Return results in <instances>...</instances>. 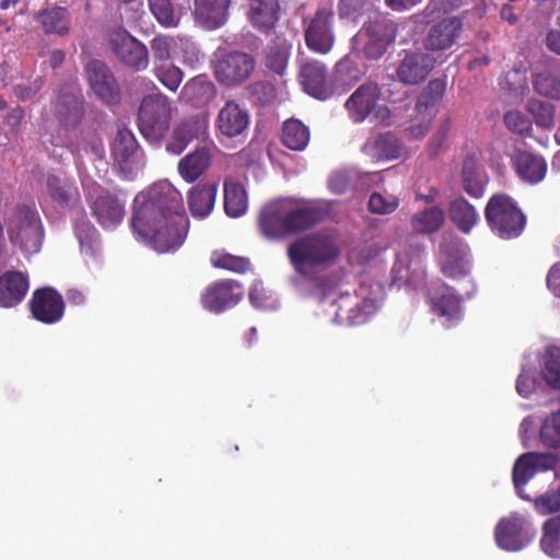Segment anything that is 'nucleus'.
Listing matches in <instances>:
<instances>
[{
  "instance_id": "f257e3e1",
  "label": "nucleus",
  "mask_w": 560,
  "mask_h": 560,
  "mask_svg": "<svg viewBox=\"0 0 560 560\" xmlns=\"http://www.w3.org/2000/svg\"><path fill=\"white\" fill-rule=\"evenodd\" d=\"M131 228L139 240L158 253L179 248L188 230L180 192L171 183L160 182L138 194Z\"/></svg>"
},
{
  "instance_id": "f03ea898",
  "label": "nucleus",
  "mask_w": 560,
  "mask_h": 560,
  "mask_svg": "<svg viewBox=\"0 0 560 560\" xmlns=\"http://www.w3.org/2000/svg\"><path fill=\"white\" fill-rule=\"evenodd\" d=\"M338 250L332 241L322 234H311L298 238L288 247V257L295 270L289 280L301 296L322 291L320 273L336 259Z\"/></svg>"
},
{
  "instance_id": "7ed1b4c3",
  "label": "nucleus",
  "mask_w": 560,
  "mask_h": 560,
  "mask_svg": "<svg viewBox=\"0 0 560 560\" xmlns=\"http://www.w3.org/2000/svg\"><path fill=\"white\" fill-rule=\"evenodd\" d=\"M325 212L311 202L299 206L292 199H278L261 209L258 226L267 240L280 241L310 229L324 218Z\"/></svg>"
},
{
  "instance_id": "20e7f679",
  "label": "nucleus",
  "mask_w": 560,
  "mask_h": 560,
  "mask_svg": "<svg viewBox=\"0 0 560 560\" xmlns=\"http://www.w3.org/2000/svg\"><path fill=\"white\" fill-rule=\"evenodd\" d=\"M319 303L331 322L338 325H361L368 322L381 307L383 288L380 283L362 284L353 293L336 289L324 291Z\"/></svg>"
},
{
  "instance_id": "39448f33",
  "label": "nucleus",
  "mask_w": 560,
  "mask_h": 560,
  "mask_svg": "<svg viewBox=\"0 0 560 560\" xmlns=\"http://www.w3.org/2000/svg\"><path fill=\"white\" fill-rule=\"evenodd\" d=\"M10 242L23 254L33 255L40 250L44 241V225L38 211L27 205H19L7 218Z\"/></svg>"
},
{
  "instance_id": "423d86ee",
  "label": "nucleus",
  "mask_w": 560,
  "mask_h": 560,
  "mask_svg": "<svg viewBox=\"0 0 560 560\" xmlns=\"http://www.w3.org/2000/svg\"><path fill=\"white\" fill-rule=\"evenodd\" d=\"M485 217L491 231L503 240L517 237L526 222L520 208L506 195L492 196L486 206Z\"/></svg>"
},
{
  "instance_id": "0eeeda50",
  "label": "nucleus",
  "mask_w": 560,
  "mask_h": 560,
  "mask_svg": "<svg viewBox=\"0 0 560 560\" xmlns=\"http://www.w3.org/2000/svg\"><path fill=\"white\" fill-rule=\"evenodd\" d=\"M172 117L171 100L155 93L142 98L138 112V127L141 135L151 143H159L168 130Z\"/></svg>"
},
{
  "instance_id": "6e6552de",
  "label": "nucleus",
  "mask_w": 560,
  "mask_h": 560,
  "mask_svg": "<svg viewBox=\"0 0 560 560\" xmlns=\"http://www.w3.org/2000/svg\"><path fill=\"white\" fill-rule=\"evenodd\" d=\"M381 91L375 83L360 85L346 101L345 108L351 121L359 124L368 117L373 120L389 124L390 110L380 103Z\"/></svg>"
},
{
  "instance_id": "1a4fd4ad",
  "label": "nucleus",
  "mask_w": 560,
  "mask_h": 560,
  "mask_svg": "<svg viewBox=\"0 0 560 560\" xmlns=\"http://www.w3.org/2000/svg\"><path fill=\"white\" fill-rule=\"evenodd\" d=\"M110 151L119 172L126 178H135L144 168V153L129 129L121 128L117 131Z\"/></svg>"
},
{
  "instance_id": "9d476101",
  "label": "nucleus",
  "mask_w": 560,
  "mask_h": 560,
  "mask_svg": "<svg viewBox=\"0 0 560 560\" xmlns=\"http://www.w3.org/2000/svg\"><path fill=\"white\" fill-rule=\"evenodd\" d=\"M250 122L248 109L235 101H226L219 109L214 128L221 142L242 141L246 138Z\"/></svg>"
},
{
  "instance_id": "9b49d317",
  "label": "nucleus",
  "mask_w": 560,
  "mask_h": 560,
  "mask_svg": "<svg viewBox=\"0 0 560 560\" xmlns=\"http://www.w3.org/2000/svg\"><path fill=\"white\" fill-rule=\"evenodd\" d=\"M88 199L96 221L105 229L119 225L125 215L126 197L96 186L89 190Z\"/></svg>"
},
{
  "instance_id": "f8f14e48",
  "label": "nucleus",
  "mask_w": 560,
  "mask_h": 560,
  "mask_svg": "<svg viewBox=\"0 0 560 560\" xmlns=\"http://www.w3.org/2000/svg\"><path fill=\"white\" fill-rule=\"evenodd\" d=\"M109 45L115 56L126 66L142 71L149 66V52L144 44L124 28H117L109 35Z\"/></svg>"
},
{
  "instance_id": "ddd939ff",
  "label": "nucleus",
  "mask_w": 560,
  "mask_h": 560,
  "mask_svg": "<svg viewBox=\"0 0 560 560\" xmlns=\"http://www.w3.org/2000/svg\"><path fill=\"white\" fill-rule=\"evenodd\" d=\"M209 120L206 114H197L183 118L173 128L166 143V151L179 155L194 140L208 138Z\"/></svg>"
},
{
  "instance_id": "4468645a",
  "label": "nucleus",
  "mask_w": 560,
  "mask_h": 560,
  "mask_svg": "<svg viewBox=\"0 0 560 560\" xmlns=\"http://www.w3.org/2000/svg\"><path fill=\"white\" fill-rule=\"evenodd\" d=\"M254 69L255 60L249 54L231 51L217 60L214 74L219 82L236 85L247 80Z\"/></svg>"
},
{
  "instance_id": "2eb2a0df",
  "label": "nucleus",
  "mask_w": 560,
  "mask_h": 560,
  "mask_svg": "<svg viewBox=\"0 0 560 560\" xmlns=\"http://www.w3.org/2000/svg\"><path fill=\"white\" fill-rule=\"evenodd\" d=\"M334 12L323 8L316 11L305 27V43L307 47L318 54H327L335 42L332 31Z\"/></svg>"
},
{
  "instance_id": "dca6fc26",
  "label": "nucleus",
  "mask_w": 560,
  "mask_h": 560,
  "mask_svg": "<svg viewBox=\"0 0 560 560\" xmlns=\"http://www.w3.org/2000/svg\"><path fill=\"white\" fill-rule=\"evenodd\" d=\"M244 290L234 280H222L209 285L201 295L202 306L215 314L234 307L243 299Z\"/></svg>"
},
{
  "instance_id": "f3484780",
  "label": "nucleus",
  "mask_w": 560,
  "mask_h": 560,
  "mask_svg": "<svg viewBox=\"0 0 560 560\" xmlns=\"http://www.w3.org/2000/svg\"><path fill=\"white\" fill-rule=\"evenodd\" d=\"M359 36H366V43L363 48L364 55L370 59H378L395 39L396 30L393 22L377 16L364 25Z\"/></svg>"
},
{
  "instance_id": "a211bd4d",
  "label": "nucleus",
  "mask_w": 560,
  "mask_h": 560,
  "mask_svg": "<svg viewBox=\"0 0 560 560\" xmlns=\"http://www.w3.org/2000/svg\"><path fill=\"white\" fill-rule=\"evenodd\" d=\"M463 31V22L456 16H447L430 26L423 46L429 51H446L457 43Z\"/></svg>"
},
{
  "instance_id": "6ab92c4d",
  "label": "nucleus",
  "mask_w": 560,
  "mask_h": 560,
  "mask_svg": "<svg viewBox=\"0 0 560 560\" xmlns=\"http://www.w3.org/2000/svg\"><path fill=\"white\" fill-rule=\"evenodd\" d=\"M85 74L91 90L105 103H115L119 97L118 84L109 68L100 60H91L85 66Z\"/></svg>"
},
{
  "instance_id": "aec40b11",
  "label": "nucleus",
  "mask_w": 560,
  "mask_h": 560,
  "mask_svg": "<svg viewBox=\"0 0 560 560\" xmlns=\"http://www.w3.org/2000/svg\"><path fill=\"white\" fill-rule=\"evenodd\" d=\"M435 66V59L428 52H407L396 68L399 82L416 85L425 80Z\"/></svg>"
},
{
  "instance_id": "412c9836",
  "label": "nucleus",
  "mask_w": 560,
  "mask_h": 560,
  "mask_svg": "<svg viewBox=\"0 0 560 560\" xmlns=\"http://www.w3.org/2000/svg\"><path fill=\"white\" fill-rule=\"evenodd\" d=\"M540 361L541 372L538 374L535 369L524 366L517 377L516 385L536 384L538 376L545 380L546 385H560V347H547Z\"/></svg>"
},
{
  "instance_id": "4be33fe9",
  "label": "nucleus",
  "mask_w": 560,
  "mask_h": 560,
  "mask_svg": "<svg viewBox=\"0 0 560 560\" xmlns=\"http://www.w3.org/2000/svg\"><path fill=\"white\" fill-rule=\"evenodd\" d=\"M30 304L33 316L45 324L57 323L63 316V299L51 288L36 290Z\"/></svg>"
},
{
  "instance_id": "5701e85b",
  "label": "nucleus",
  "mask_w": 560,
  "mask_h": 560,
  "mask_svg": "<svg viewBox=\"0 0 560 560\" xmlns=\"http://www.w3.org/2000/svg\"><path fill=\"white\" fill-rule=\"evenodd\" d=\"M495 540L500 548L508 551L523 549L528 541L525 535V520L517 514L502 518L495 527Z\"/></svg>"
},
{
  "instance_id": "b1692460",
  "label": "nucleus",
  "mask_w": 560,
  "mask_h": 560,
  "mask_svg": "<svg viewBox=\"0 0 560 560\" xmlns=\"http://www.w3.org/2000/svg\"><path fill=\"white\" fill-rule=\"evenodd\" d=\"M300 79L307 94L319 100H327L331 95L327 70L322 62L313 60L302 65Z\"/></svg>"
},
{
  "instance_id": "393cba45",
  "label": "nucleus",
  "mask_w": 560,
  "mask_h": 560,
  "mask_svg": "<svg viewBox=\"0 0 560 560\" xmlns=\"http://www.w3.org/2000/svg\"><path fill=\"white\" fill-rule=\"evenodd\" d=\"M361 151L373 162L397 160L405 153L398 138L388 132L369 138Z\"/></svg>"
},
{
  "instance_id": "a878e982",
  "label": "nucleus",
  "mask_w": 560,
  "mask_h": 560,
  "mask_svg": "<svg viewBox=\"0 0 560 560\" xmlns=\"http://www.w3.org/2000/svg\"><path fill=\"white\" fill-rule=\"evenodd\" d=\"M439 261L441 271L448 278L462 279L469 276L470 260L466 247L441 245Z\"/></svg>"
},
{
  "instance_id": "bb28decb",
  "label": "nucleus",
  "mask_w": 560,
  "mask_h": 560,
  "mask_svg": "<svg viewBox=\"0 0 560 560\" xmlns=\"http://www.w3.org/2000/svg\"><path fill=\"white\" fill-rule=\"evenodd\" d=\"M215 145L197 147L192 152L179 160L177 170L187 183L197 180L209 167Z\"/></svg>"
},
{
  "instance_id": "cd10ccee",
  "label": "nucleus",
  "mask_w": 560,
  "mask_h": 560,
  "mask_svg": "<svg viewBox=\"0 0 560 560\" xmlns=\"http://www.w3.org/2000/svg\"><path fill=\"white\" fill-rule=\"evenodd\" d=\"M28 277L21 271H7L0 277V307L20 304L28 291Z\"/></svg>"
},
{
  "instance_id": "c85d7f7f",
  "label": "nucleus",
  "mask_w": 560,
  "mask_h": 560,
  "mask_svg": "<svg viewBox=\"0 0 560 560\" xmlns=\"http://www.w3.org/2000/svg\"><path fill=\"white\" fill-rule=\"evenodd\" d=\"M230 0H195L196 21L208 30L222 26L228 19Z\"/></svg>"
},
{
  "instance_id": "c756f323",
  "label": "nucleus",
  "mask_w": 560,
  "mask_h": 560,
  "mask_svg": "<svg viewBox=\"0 0 560 560\" xmlns=\"http://www.w3.org/2000/svg\"><path fill=\"white\" fill-rule=\"evenodd\" d=\"M54 108L55 115L61 124L73 126L83 114L82 96L74 88L61 92L55 101Z\"/></svg>"
},
{
  "instance_id": "7c9ffc66",
  "label": "nucleus",
  "mask_w": 560,
  "mask_h": 560,
  "mask_svg": "<svg viewBox=\"0 0 560 560\" xmlns=\"http://www.w3.org/2000/svg\"><path fill=\"white\" fill-rule=\"evenodd\" d=\"M422 257L423 252L419 247L399 253L392 269L393 282L410 283L412 277L420 275L422 270Z\"/></svg>"
},
{
  "instance_id": "2f4dec72",
  "label": "nucleus",
  "mask_w": 560,
  "mask_h": 560,
  "mask_svg": "<svg viewBox=\"0 0 560 560\" xmlns=\"http://www.w3.org/2000/svg\"><path fill=\"white\" fill-rule=\"evenodd\" d=\"M433 312L444 317L448 323L457 322L462 317L460 300L454 293V290L447 285H442L432 294Z\"/></svg>"
},
{
  "instance_id": "473e14b6",
  "label": "nucleus",
  "mask_w": 560,
  "mask_h": 560,
  "mask_svg": "<svg viewBox=\"0 0 560 560\" xmlns=\"http://www.w3.org/2000/svg\"><path fill=\"white\" fill-rule=\"evenodd\" d=\"M514 163L518 176L527 183L537 184L546 176L547 163L540 156L520 151L515 154Z\"/></svg>"
},
{
  "instance_id": "72a5a7b5",
  "label": "nucleus",
  "mask_w": 560,
  "mask_h": 560,
  "mask_svg": "<svg viewBox=\"0 0 560 560\" xmlns=\"http://www.w3.org/2000/svg\"><path fill=\"white\" fill-rule=\"evenodd\" d=\"M217 197V185L199 184L190 189L188 207L195 218L203 219L213 210Z\"/></svg>"
},
{
  "instance_id": "f704fd0d",
  "label": "nucleus",
  "mask_w": 560,
  "mask_h": 560,
  "mask_svg": "<svg viewBox=\"0 0 560 560\" xmlns=\"http://www.w3.org/2000/svg\"><path fill=\"white\" fill-rule=\"evenodd\" d=\"M248 207L247 194L235 178H226L224 182V209L229 217L238 218L245 214Z\"/></svg>"
},
{
  "instance_id": "c9c22d12",
  "label": "nucleus",
  "mask_w": 560,
  "mask_h": 560,
  "mask_svg": "<svg viewBox=\"0 0 560 560\" xmlns=\"http://www.w3.org/2000/svg\"><path fill=\"white\" fill-rule=\"evenodd\" d=\"M448 213L452 222L465 234L469 233L479 221L476 208L463 197H457L450 202Z\"/></svg>"
},
{
  "instance_id": "e433bc0d",
  "label": "nucleus",
  "mask_w": 560,
  "mask_h": 560,
  "mask_svg": "<svg viewBox=\"0 0 560 560\" xmlns=\"http://www.w3.org/2000/svg\"><path fill=\"white\" fill-rule=\"evenodd\" d=\"M214 84L206 77L198 75L190 79L183 86L179 98L192 105H200L208 102L214 95Z\"/></svg>"
},
{
  "instance_id": "4c0bfd02",
  "label": "nucleus",
  "mask_w": 560,
  "mask_h": 560,
  "mask_svg": "<svg viewBox=\"0 0 560 560\" xmlns=\"http://www.w3.org/2000/svg\"><path fill=\"white\" fill-rule=\"evenodd\" d=\"M445 214L442 208L433 206L416 212L410 220L411 229L418 234L436 232L444 223Z\"/></svg>"
},
{
  "instance_id": "58836bf2",
  "label": "nucleus",
  "mask_w": 560,
  "mask_h": 560,
  "mask_svg": "<svg viewBox=\"0 0 560 560\" xmlns=\"http://www.w3.org/2000/svg\"><path fill=\"white\" fill-rule=\"evenodd\" d=\"M278 9L277 0H250V20L255 26L268 31L278 19Z\"/></svg>"
},
{
  "instance_id": "ea45409f",
  "label": "nucleus",
  "mask_w": 560,
  "mask_h": 560,
  "mask_svg": "<svg viewBox=\"0 0 560 560\" xmlns=\"http://www.w3.org/2000/svg\"><path fill=\"white\" fill-rule=\"evenodd\" d=\"M283 144L294 151H303L310 142L308 128L298 119H288L282 128Z\"/></svg>"
},
{
  "instance_id": "a19ab883",
  "label": "nucleus",
  "mask_w": 560,
  "mask_h": 560,
  "mask_svg": "<svg viewBox=\"0 0 560 560\" xmlns=\"http://www.w3.org/2000/svg\"><path fill=\"white\" fill-rule=\"evenodd\" d=\"M47 188L51 198L60 207L72 206L79 199L78 188L70 180L57 176H49L47 179Z\"/></svg>"
},
{
  "instance_id": "79ce46f5",
  "label": "nucleus",
  "mask_w": 560,
  "mask_h": 560,
  "mask_svg": "<svg viewBox=\"0 0 560 560\" xmlns=\"http://www.w3.org/2000/svg\"><path fill=\"white\" fill-rule=\"evenodd\" d=\"M486 175L477 168L472 160L465 161L462 170V187L466 194L480 198L485 194Z\"/></svg>"
},
{
  "instance_id": "37998d69",
  "label": "nucleus",
  "mask_w": 560,
  "mask_h": 560,
  "mask_svg": "<svg viewBox=\"0 0 560 560\" xmlns=\"http://www.w3.org/2000/svg\"><path fill=\"white\" fill-rule=\"evenodd\" d=\"M501 89L504 91L508 102H521L528 92L526 72L522 70H512L508 72L504 81L501 82Z\"/></svg>"
},
{
  "instance_id": "c03bdc74",
  "label": "nucleus",
  "mask_w": 560,
  "mask_h": 560,
  "mask_svg": "<svg viewBox=\"0 0 560 560\" xmlns=\"http://www.w3.org/2000/svg\"><path fill=\"white\" fill-rule=\"evenodd\" d=\"M445 82L440 79L431 80L418 96L416 113H432L445 92Z\"/></svg>"
},
{
  "instance_id": "a18cd8bd",
  "label": "nucleus",
  "mask_w": 560,
  "mask_h": 560,
  "mask_svg": "<svg viewBox=\"0 0 560 560\" xmlns=\"http://www.w3.org/2000/svg\"><path fill=\"white\" fill-rule=\"evenodd\" d=\"M540 546L550 557L560 558V515L544 523Z\"/></svg>"
},
{
  "instance_id": "49530a36",
  "label": "nucleus",
  "mask_w": 560,
  "mask_h": 560,
  "mask_svg": "<svg viewBox=\"0 0 560 560\" xmlns=\"http://www.w3.org/2000/svg\"><path fill=\"white\" fill-rule=\"evenodd\" d=\"M292 45L285 39H280L271 46L266 56V65L275 73L282 75L287 69Z\"/></svg>"
},
{
  "instance_id": "de8ad7c7",
  "label": "nucleus",
  "mask_w": 560,
  "mask_h": 560,
  "mask_svg": "<svg viewBox=\"0 0 560 560\" xmlns=\"http://www.w3.org/2000/svg\"><path fill=\"white\" fill-rule=\"evenodd\" d=\"M68 11L65 8L56 7L42 12L38 16L45 32L63 35L68 32Z\"/></svg>"
},
{
  "instance_id": "09e8293b",
  "label": "nucleus",
  "mask_w": 560,
  "mask_h": 560,
  "mask_svg": "<svg viewBox=\"0 0 560 560\" xmlns=\"http://www.w3.org/2000/svg\"><path fill=\"white\" fill-rule=\"evenodd\" d=\"M536 470L534 468V464L532 460H528L526 454L521 455L514 466H513V483L518 493V495L526 501H530L532 499L526 495L523 491L524 486L528 482L529 479L534 477Z\"/></svg>"
},
{
  "instance_id": "8fccbe9b",
  "label": "nucleus",
  "mask_w": 560,
  "mask_h": 560,
  "mask_svg": "<svg viewBox=\"0 0 560 560\" xmlns=\"http://www.w3.org/2000/svg\"><path fill=\"white\" fill-rule=\"evenodd\" d=\"M527 112L534 117L535 124L545 129L553 126L556 107L547 102L532 98L526 105Z\"/></svg>"
},
{
  "instance_id": "3c124183",
  "label": "nucleus",
  "mask_w": 560,
  "mask_h": 560,
  "mask_svg": "<svg viewBox=\"0 0 560 560\" xmlns=\"http://www.w3.org/2000/svg\"><path fill=\"white\" fill-rule=\"evenodd\" d=\"M177 37L167 35H156L150 42V47L154 58V65L167 63L172 57H175Z\"/></svg>"
},
{
  "instance_id": "603ef678",
  "label": "nucleus",
  "mask_w": 560,
  "mask_h": 560,
  "mask_svg": "<svg viewBox=\"0 0 560 560\" xmlns=\"http://www.w3.org/2000/svg\"><path fill=\"white\" fill-rule=\"evenodd\" d=\"M176 51L175 58L191 69L200 65L203 58L197 44L187 37H177Z\"/></svg>"
},
{
  "instance_id": "864d4df0",
  "label": "nucleus",
  "mask_w": 560,
  "mask_h": 560,
  "mask_svg": "<svg viewBox=\"0 0 560 560\" xmlns=\"http://www.w3.org/2000/svg\"><path fill=\"white\" fill-rule=\"evenodd\" d=\"M156 79L170 91L175 92L184 79V72L172 63L154 65Z\"/></svg>"
},
{
  "instance_id": "5fc2aeb1",
  "label": "nucleus",
  "mask_w": 560,
  "mask_h": 560,
  "mask_svg": "<svg viewBox=\"0 0 560 560\" xmlns=\"http://www.w3.org/2000/svg\"><path fill=\"white\" fill-rule=\"evenodd\" d=\"M211 262L217 268L226 269L237 273H244L250 267V262L247 258L221 252H214L212 254Z\"/></svg>"
},
{
  "instance_id": "6e6d98bb",
  "label": "nucleus",
  "mask_w": 560,
  "mask_h": 560,
  "mask_svg": "<svg viewBox=\"0 0 560 560\" xmlns=\"http://www.w3.org/2000/svg\"><path fill=\"white\" fill-rule=\"evenodd\" d=\"M148 2L152 14L161 25L173 27L178 24L179 18L170 0H148Z\"/></svg>"
},
{
  "instance_id": "4d7b16f0",
  "label": "nucleus",
  "mask_w": 560,
  "mask_h": 560,
  "mask_svg": "<svg viewBox=\"0 0 560 560\" xmlns=\"http://www.w3.org/2000/svg\"><path fill=\"white\" fill-rule=\"evenodd\" d=\"M535 91L546 97L560 100V79L548 71L537 73L534 79Z\"/></svg>"
},
{
  "instance_id": "13d9d810",
  "label": "nucleus",
  "mask_w": 560,
  "mask_h": 560,
  "mask_svg": "<svg viewBox=\"0 0 560 560\" xmlns=\"http://www.w3.org/2000/svg\"><path fill=\"white\" fill-rule=\"evenodd\" d=\"M398 205V197L387 191L373 192L369 199V210L381 215L393 213Z\"/></svg>"
},
{
  "instance_id": "bf43d9fd",
  "label": "nucleus",
  "mask_w": 560,
  "mask_h": 560,
  "mask_svg": "<svg viewBox=\"0 0 560 560\" xmlns=\"http://www.w3.org/2000/svg\"><path fill=\"white\" fill-rule=\"evenodd\" d=\"M249 301L255 308L262 311L276 310L279 306L278 299L272 292L267 291L261 282H255L249 291Z\"/></svg>"
},
{
  "instance_id": "052dcab7",
  "label": "nucleus",
  "mask_w": 560,
  "mask_h": 560,
  "mask_svg": "<svg viewBox=\"0 0 560 560\" xmlns=\"http://www.w3.org/2000/svg\"><path fill=\"white\" fill-rule=\"evenodd\" d=\"M541 442L552 448L560 446V412L557 411L546 418L540 428Z\"/></svg>"
},
{
  "instance_id": "680f3d73",
  "label": "nucleus",
  "mask_w": 560,
  "mask_h": 560,
  "mask_svg": "<svg viewBox=\"0 0 560 560\" xmlns=\"http://www.w3.org/2000/svg\"><path fill=\"white\" fill-rule=\"evenodd\" d=\"M74 233L82 248H92L96 240L97 231L84 214L75 219Z\"/></svg>"
},
{
  "instance_id": "e2e57ef3",
  "label": "nucleus",
  "mask_w": 560,
  "mask_h": 560,
  "mask_svg": "<svg viewBox=\"0 0 560 560\" xmlns=\"http://www.w3.org/2000/svg\"><path fill=\"white\" fill-rule=\"evenodd\" d=\"M433 113L418 114L411 119L410 125L406 128V135L409 139H422L431 128Z\"/></svg>"
},
{
  "instance_id": "0e129e2a",
  "label": "nucleus",
  "mask_w": 560,
  "mask_h": 560,
  "mask_svg": "<svg viewBox=\"0 0 560 560\" xmlns=\"http://www.w3.org/2000/svg\"><path fill=\"white\" fill-rule=\"evenodd\" d=\"M504 122L509 130L518 135H528L533 130L530 119L520 110H511L505 114Z\"/></svg>"
},
{
  "instance_id": "69168bd1",
  "label": "nucleus",
  "mask_w": 560,
  "mask_h": 560,
  "mask_svg": "<svg viewBox=\"0 0 560 560\" xmlns=\"http://www.w3.org/2000/svg\"><path fill=\"white\" fill-rule=\"evenodd\" d=\"M534 505L536 511L542 515L560 511V487L536 498Z\"/></svg>"
},
{
  "instance_id": "338daca9",
  "label": "nucleus",
  "mask_w": 560,
  "mask_h": 560,
  "mask_svg": "<svg viewBox=\"0 0 560 560\" xmlns=\"http://www.w3.org/2000/svg\"><path fill=\"white\" fill-rule=\"evenodd\" d=\"M451 127H452V122L448 118L439 125L436 131L434 132V135L432 136V138L428 144V152H429L430 156L439 155V153L441 152V150L444 145V142L448 136Z\"/></svg>"
},
{
  "instance_id": "774afa93",
  "label": "nucleus",
  "mask_w": 560,
  "mask_h": 560,
  "mask_svg": "<svg viewBox=\"0 0 560 560\" xmlns=\"http://www.w3.org/2000/svg\"><path fill=\"white\" fill-rule=\"evenodd\" d=\"M364 9V0H340L338 5L341 19L355 20Z\"/></svg>"
}]
</instances>
